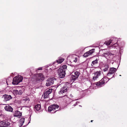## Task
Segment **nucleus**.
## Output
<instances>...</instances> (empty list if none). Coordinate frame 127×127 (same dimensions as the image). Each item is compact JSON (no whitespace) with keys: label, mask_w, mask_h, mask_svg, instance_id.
<instances>
[{"label":"nucleus","mask_w":127,"mask_h":127,"mask_svg":"<svg viewBox=\"0 0 127 127\" xmlns=\"http://www.w3.org/2000/svg\"><path fill=\"white\" fill-rule=\"evenodd\" d=\"M112 41L111 40H109L106 41L105 42L104 44H105L107 45H109L111 43Z\"/></svg>","instance_id":"obj_21"},{"label":"nucleus","mask_w":127,"mask_h":127,"mask_svg":"<svg viewBox=\"0 0 127 127\" xmlns=\"http://www.w3.org/2000/svg\"><path fill=\"white\" fill-rule=\"evenodd\" d=\"M113 77V76L111 78H112Z\"/></svg>","instance_id":"obj_39"},{"label":"nucleus","mask_w":127,"mask_h":127,"mask_svg":"<svg viewBox=\"0 0 127 127\" xmlns=\"http://www.w3.org/2000/svg\"><path fill=\"white\" fill-rule=\"evenodd\" d=\"M42 69V67H40L38 68V70H41Z\"/></svg>","instance_id":"obj_32"},{"label":"nucleus","mask_w":127,"mask_h":127,"mask_svg":"<svg viewBox=\"0 0 127 127\" xmlns=\"http://www.w3.org/2000/svg\"><path fill=\"white\" fill-rule=\"evenodd\" d=\"M67 68V66L65 65H63L62 67V69L63 70H64L65 71V69H66Z\"/></svg>","instance_id":"obj_30"},{"label":"nucleus","mask_w":127,"mask_h":127,"mask_svg":"<svg viewBox=\"0 0 127 127\" xmlns=\"http://www.w3.org/2000/svg\"><path fill=\"white\" fill-rule=\"evenodd\" d=\"M54 66V68H53V69H52V70H53V69H55L54 66Z\"/></svg>","instance_id":"obj_35"},{"label":"nucleus","mask_w":127,"mask_h":127,"mask_svg":"<svg viewBox=\"0 0 127 127\" xmlns=\"http://www.w3.org/2000/svg\"><path fill=\"white\" fill-rule=\"evenodd\" d=\"M120 76H121V75H119Z\"/></svg>","instance_id":"obj_38"},{"label":"nucleus","mask_w":127,"mask_h":127,"mask_svg":"<svg viewBox=\"0 0 127 127\" xmlns=\"http://www.w3.org/2000/svg\"><path fill=\"white\" fill-rule=\"evenodd\" d=\"M101 72V71H99L95 72L94 73L95 76L93 77V79L94 80H95L98 78V77L100 75Z\"/></svg>","instance_id":"obj_8"},{"label":"nucleus","mask_w":127,"mask_h":127,"mask_svg":"<svg viewBox=\"0 0 127 127\" xmlns=\"http://www.w3.org/2000/svg\"><path fill=\"white\" fill-rule=\"evenodd\" d=\"M90 55V54L88 52L85 53L83 55V56L86 57H88V56Z\"/></svg>","instance_id":"obj_26"},{"label":"nucleus","mask_w":127,"mask_h":127,"mask_svg":"<svg viewBox=\"0 0 127 127\" xmlns=\"http://www.w3.org/2000/svg\"><path fill=\"white\" fill-rule=\"evenodd\" d=\"M30 101L29 98L28 97L24 98L21 100V101L23 102H28Z\"/></svg>","instance_id":"obj_18"},{"label":"nucleus","mask_w":127,"mask_h":127,"mask_svg":"<svg viewBox=\"0 0 127 127\" xmlns=\"http://www.w3.org/2000/svg\"><path fill=\"white\" fill-rule=\"evenodd\" d=\"M22 114L20 112L16 111H15L13 114L14 117L19 118L21 116Z\"/></svg>","instance_id":"obj_12"},{"label":"nucleus","mask_w":127,"mask_h":127,"mask_svg":"<svg viewBox=\"0 0 127 127\" xmlns=\"http://www.w3.org/2000/svg\"><path fill=\"white\" fill-rule=\"evenodd\" d=\"M64 60V58H59L58 60H57V63L59 64L61 63Z\"/></svg>","instance_id":"obj_17"},{"label":"nucleus","mask_w":127,"mask_h":127,"mask_svg":"<svg viewBox=\"0 0 127 127\" xmlns=\"http://www.w3.org/2000/svg\"><path fill=\"white\" fill-rule=\"evenodd\" d=\"M13 93L15 95H17L18 94V90H13Z\"/></svg>","instance_id":"obj_25"},{"label":"nucleus","mask_w":127,"mask_h":127,"mask_svg":"<svg viewBox=\"0 0 127 127\" xmlns=\"http://www.w3.org/2000/svg\"><path fill=\"white\" fill-rule=\"evenodd\" d=\"M102 84H101V81H100V82H97L95 84V85L97 86H101V85Z\"/></svg>","instance_id":"obj_27"},{"label":"nucleus","mask_w":127,"mask_h":127,"mask_svg":"<svg viewBox=\"0 0 127 127\" xmlns=\"http://www.w3.org/2000/svg\"><path fill=\"white\" fill-rule=\"evenodd\" d=\"M114 39H116V42H115V43L117 42V39L115 38H114Z\"/></svg>","instance_id":"obj_34"},{"label":"nucleus","mask_w":127,"mask_h":127,"mask_svg":"<svg viewBox=\"0 0 127 127\" xmlns=\"http://www.w3.org/2000/svg\"><path fill=\"white\" fill-rule=\"evenodd\" d=\"M95 50V49H94L90 50L88 52L89 53V54H90V55L94 52Z\"/></svg>","instance_id":"obj_23"},{"label":"nucleus","mask_w":127,"mask_h":127,"mask_svg":"<svg viewBox=\"0 0 127 127\" xmlns=\"http://www.w3.org/2000/svg\"><path fill=\"white\" fill-rule=\"evenodd\" d=\"M67 88L66 87H63L61 88L60 91L59 92L60 95H62L63 94L66 93L67 91Z\"/></svg>","instance_id":"obj_9"},{"label":"nucleus","mask_w":127,"mask_h":127,"mask_svg":"<svg viewBox=\"0 0 127 127\" xmlns=\"http://www.w3.org/2000/svg\"><path fill=\"white\" fill-rule=\"evenodd\" d=\"M76 105H74V106H75Z\"/></svg>","instance_id":"obj_40"},{"label":"nucleus","mask_w":127,"mask_h":127,"mask_svg":"<svg viewBox=\"0 0 127 127\" xmlns=\"http://www.w3.org/2000/svg\"><path fill=\"white\" fill-rule=\"evenodd\" d=\"M3 97L5 101H8L12 98L11 95H3Z\"/></svg>","instance_id":"obj_11"},{"label":"nucleus","mask_w":127,"mask_h":127,"mask_svg":"<svg viewBox=\"0 0 127 127\" xmlns=\"http://www.w3.org/2000/svg\"><path fill=\"white\" fill-rule=\"evenodd\" d=\"M70 97H73V96L71 94L70 95Z\"/></svg>","instance_id":"obj_33"},{"label":"nucleus","mask_w":127,"mask_h":127,"mask_svg":"<svg viewBox=\"0 0 127 127\" xmlns=\"http://www.w3.org/2000/svg\"><path fill=\"white\" fill-rule=\"evenodd\" d=\"M93 120H91V122H93Z\"/></svg>","instance_id":"obj_36"},{"label":"nucleus","mask_w":127,"mask_h":127,"mask_svg":"<svg viewBox=\"0 0 127 127\" xmlns=\"http://www.w3.org/2000/svg\"><path fill=\"white\" fill-rule=\"evenodd\" d=\"M78 58L77 57L75 58V59L73 60V61L75 62H77L78 61Z\"/></svg>","instance_id":"obj_31"},{"label":"nucleus","mask_w":127,"mask_h":127,"mask_svg":"<svg viewBox=\"0 0 127 127\" xmlns=\"http://www.w3.org/2000/svg\"><path fill=\"white\" fill-rule=\"evenodd\" d=\"M56 80L53 78L48 79L47 81L46 84V86H49L51 85L54 83V81Z\"/></svg>","instance_id":"obj_4"},{"label":"nucleus","mask_w":127,"mask_h":127,"mask_svg":"<svg viewBox=\"0 0 127 127\" xmlns=\"http://www.w3.org/2000/svg\"><path fill=\"white\" fill-rule=\"evenodd\" d=\"M77 78L75 76H74L73 75H70V79L71 80H72L75 81Z\"/></svg>","instance_id":"obj_19"},{"label":"nucleus","mask_w":127,"mask_h":127,"mask_svg":"<svg viewBox=\"0 0 127 127\" xmlns=\"http://www.w3.org/2000/svg\"><path fill=\"white\" fill-rule=\"evenodd\" d=\"M41 108V105L40 104H37L35 105L34 107V110L35 111H38L40 110Z\"/></svg>","instance_id":"obj_15"},{"label":"nucleus","mask_w":127,"mask_h":127,"mask_svg":"<svg viewBox=\"0 0 127 127\" xmlns=\"http://www.w3.org/2000/svg\"><path fill=\"white\" fill-rule=\"evenodd\" d=\"M109 80V79L107 77H103L100 81L101 84H105Z\"/></svg>","instance_id":"obj_13"},{"label":"nucleus","mask_w":127,"mask_h":127,"mask_svg":"<svg viewBox=\"0 0 127 127\" xmlns=\"http://www.w3.org/2000/svg\"><path fill=\"white\" fill-rule=\"evenodd\" d=\"M97 63V59H96V60L95 61H94L92 62V64L94 65L95 64Z\"/></svg>","instance_id":"obj_29"},{"label":"nucleus","mask_w":127,"mask_h":127,"mask_svg":"<svg viewBox=\"0 0 127 127\" xmlns=\"http://www.w3.org/2000/svg\"><path fill=\"white\" fill-rule=\"evenodd\" d=\"M24 121L25 119L24 118H22L20 119V120L19 122L21 124V126H22L23 125L24 122Z\"/></svg>","instance_id":"obj_20"},{"label":"nucleus","mask_w":127,"mask_h":127,"mask_svg":"<svg viewBox=\"0 0 127 127\" xmlns=\"http://www.w3.org/2000/svg\"><path fill=\"white\" fill-rule=\"evenodd\" d=\"M23 91L22 90H20L18 91V95H21L23 93Z\"/></svg>","instance_id":"obj_28"},{"label":"nucleus","mask_w":127,"mask_h":127,"mask_svg":"<svg viewBox=\"0 0 127 127\" xmlns=\"http://www.w3.org/2000/svg\"><path fill=\"white\" fill-rule=\"evenodd\" d=\"M104 67L105 68L103 69V71H106L108 70V68L109 67L108 65L106 64L105 65Z\"/></svg>","instance_id":"obj_22"},{"label":"nucleus","mask_w":127,"mask_h":127,"mask_svg":"<svg viewBox=\"0 0 127 127\" xmlns=\"http://www.w3.org/2000/svg\"><path fill=\"white\" fill-rule=\"evenodd\" d=\"M9 125L7 122H1L0 123V127H7Z\"/></svg>","instance_id":"obj_10"},{"label":"nucleus","mask_w":127,"mask_h":127,"mask_svg":"<svg viewBox=\"0 0 127 127\" xmlns=\"http://www.w3.org/2000/svg\"><path fill=\"white\" fill-rule=\"evenodd\" d=\"M59 107V106L57 105L53 104L52 105L48 107V111L51 112L52 111H54L55 110H56L54 112V113H55L58 110L57 109Z\"/></svg>","instance_id":"obj_2"},{"label":"nucleus","mask_w":127,"mask_h":127,"mask_svg":"<svg viewBox=\"0 0 127 127\" xmlns=\"http://www.w3.org/2000/svg\"><path fill=\"white\" fill-rule=\"evenodd\" d=\"M117 71V69L115 68H111L109 72L107 74V75L108 77H110L111 75Z\"/></svg>","instance_id":"obj_6"},{"label":"nucleus","mask_w":127,"mask_h":127,"mask_svg":"<svg viewBox=\"0 0 127 127\" xmlns=\"http://www.w3.org/2000/svg\"><path fill=\"white\" fill-rule=\"evenodd\" d=\"M113 56V54L110 52L103 53L102 55V56L103 57H105L107 59L108 58H112Z\"/></svg>","instance_id":"obj_5"},{"label":"nucleus","mask_w":127,"mask_h":127,"mask_svg":"<svg viewBox=\"0 0 127 127\" xmlns=\"http://www.w3.org/2000/svg\"><path fill=\"white\" fill-rule=\"evenodd\" d=\"M74 74L75 75V76L77 78L80 75V73L79 72L76 71L74 72Z\"/></svg>","instance_id":"obj_24"},{"label":"nucleus","mask_w":127,"mask_h":127,"mask_svg":"<svg viewBox=\"0 0 127 127\" xmlns=\"http://www.w3.org/2000/svg\"><path fill=\"white\" fill-rule=\"evenodd\" d=\"M58 72L60 78H63L64 77L65 74V70H63L62 68H59Z\"/></svg>","instance_id":"obj_3"},{"label":"nucleus","mask_w":127,"mask_h":127,"mask_svg":"<svg viewBox=\"0 0 127 127\" xmlns=\"http://www.w3.org/2000/svg\"><path fill=\"white\" fill-rule=\"evenodd\" d=\"M4 109L6 110L9 112H12L13 110V108L9 105L6 106Z\"/></svg>","instance_id":"obj_14"},{"label":"nucleus","mask_w":127,"mask_h":127,"mask_svg":"<svg viewBox=\"0 0 127 127\" xmlns=\"http://www.w3.org/2000/svg\"><path fill=\"white\" fill-rule=\"evenodd\" d=\"M37 77L38 80H43L44 79V77L43 75L41 73H39Z\"/></svg>","instance_id":"obj_16"},{"label":"nucleus","mask_w":127,"mask_h":127,"mask_svg":"<svg viewBox=\"0 0 127 127\" xmlns=\"http://www.w3.org/2000/svg\"><path fill=\"white\" fill-rule=\"evenodd\" d=\"M52 89H50L47 90L44 93V97L46 98L48 97L49 95L52 92Z\"/></svg>","instance_id":"obj_7"},{"label":"nucleus","mask_w":127,"mask_h":127,"mask_svg":"<svg viewBox=\"0 0 127 127\" xmlns=\"http://www.w3.org/2000/svg\"><path fill=\"white\" fill-rule=\"evenodd\" d=\"M77 102H76V103L77 104Z\"/></svg>","instance_id":"obj_37"},{"label":"nucleus","mask_w":127,"mask_h":127,"mask_svg":"<svg viewBox=\"0 0 127 127\" xmlns=\"http://www.w3.org/2000/svg\"><path fill=\"white\" fill-rule=\"evenodd\" d=\"M23 79V77L20 75L17 76L14 78L12 84L14 85H17L21 82Z\"/></svg>","instance_id":"obj_1"}]
</instances>
